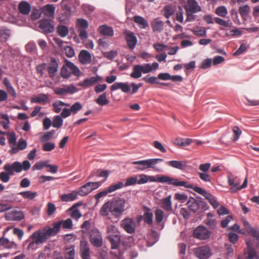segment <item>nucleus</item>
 <instances>
[{"label":"nucleus","mask_w":259,"mask_h":259,"mask_svg":"<svg viewBox=\"0 0 259 259\" xmlns=\"http://www.w3.org/2000/svg\"><path fill=\"white\" fill-rule=\"evenodd\" d=\"M186 12L197 13L201 11V8L196 0H187V5L185 7Z\"/></svg>","instance_id":"6ab92c4d"},{"label":"nucleus","mask_w":259,"mask_h":259,"mask_svg":"<svg viewBox=\"0 0 259 259\" xmlns=\"http://www.w3.org/2000/svg\"><path fill=\"white\" fill-rule=\"evenodd\" d=\"M101 185L100 182H88L79 188L78 194L81 196L87 195L92 191L98 188Z\"/></svg>","instance_id":"0eeeda50"},{"label":"nucleus","mask_w":259,"mask_h":259,"mask_svg":"<svg viewBox=\"0 0 259 259\" xmlns=\"http://www.w3.org/2000/svg\"><path fill=\"white\" fill-rule=\"evenodd\" d=\"M55 144L54 143L47 142L45 143L42 147V149L44 151H51L54 149Z\"/></svg>","instance_id":"bf43d9fd"},{"label":"nucleus","mask_w":259,"mask_h":259,"mask_svg":"<svg viewBox=\"0 0 259 259\" xmlns=\"http://www.w3.org/2000/svg\"><path fill=\"white\" fill-rule=\"evenodd\" d=\"M154 214L156 223L160 224L165 217L164 211L161 209H157L155 211Z\"/></svg>","instance_id":"ea45409f"},{"label":"nucleus","mask_w":259,"mask_h":259,"mask_svg":"<svg viewBox=\"0 0 259 259\" xmlns=\"http://www.w3.org/2000/svg\"><path fill=\"white\" fill-rule=\"evenodd\" d=\"M171 198V196L169 195L161 200L160 207L166 211L170 212L172 210Z\"/></svg>","instance_id":"b1692460"},{"label":"nucleus","mask_w":259,"mask_h":259,"mask_svg":"<svg viewBox=\"0 0 259 259\" xmlns=\"http://www.w3.org/2000/svg\"><path fill=\"white\" fill-rule=\"evenodd\" d=\"M233 141H236L239 138V137L241 135L242 132L238 126H236L233 128Z\"/></svg>","instance_id":"6e6d98bb"},{"label":"nucleus","mask_w":259,"mask_h":259,"mask_svg":"<svg viewBox=\"0 0 259 259\" xmlns=\"http://www.w3.org/2000/svg\"><path fill=\"white\" fill-rule=\"evenodd\" d=\"M78 90L71 84L70 85H65L64 88H57L54 90V93L57 95H64L66 94H73L77 92Z\"/></svg>","instance_id":"ddd939ff"},{"label":"nucleus","mask_w":259,"mask_h":259,"mask_svg":"<svg viewBox=\"0 0 259 259\" xmlns=\"http://www.w3.org/2000/svg\"><path fill=\"white\" fill-rule=\"evenodd\" d=\"M163 159L161 158H152L133 161L132 164L137 165L135 167V168L140 171H143L149 168H152L156 170H158L159 169L156 168L155 165L159 162L163 161Z\"/></svg>","instance_id":"f03ea898"},{"label":"nucleus","mask_w":259,"mask_h":259,"mask_svg":"<svg viewBox=\"0 0 259 259\" xmlns=\"http://www.w3.org/2000/svg\"><path fill=\"white\" fill-rule=\"evenodd\" d=\"M167 164L176 168L184 170L187 166L186 163L183 161L171 160L167 162Z\"/></svg>","instance_id":"c85d7f7f"},{"label":"nucleus","mask_w":259,"mask_h":259,"mask_svg":"<svg viewBox=\"0 0 259 259\" xmlns=\"http://www.w3.org/2000/svg\"><path fill=\"white\" fill-rule=\"evenodd\" d=\"M0 246L4 248L11 249L16 248L17 244L13 241H10L7 238L2 237L0 238Z\"/></svg>","instance_id":"c756f323"},{"label":"nucleus","mask_w":259,"mask_h":259,"mask_svg":"<svg viewBox=\"0 0 259 259\" xmlns=\"http://www.w3.org/2000/svg\"><path fill=\"white\" fill-rule=\"evenodd\" d=\"M128 48L132 50L134 49L137 44V39L134 33L128 30H125L124 33Z\"/></svg>","instance_id":"2eb2a0df"},{"label":"nucleus","mask_w":259,"mask_h":259,"mask_svg":"<svg viewBox=\"0 0 259 259\" xmlns=\"http://www.w3.org/2000/svg\"><path fill=\"white\" fill-rule=\"evenodd\" d=\"M39 27L45 34L52 32L54 30L53 22L50 19H42L39 21Z\"/></svg>","instance_id":"9d476101"},{"label":"nucleus","mask_w":259,"mask_h":259,"mask_svg":"<svg viewBox=\"0 0 259 259\" xmlns=\"http://www.w3.org/2000/svg\"><path fill=\"white\" fill-rule=\"evenodd\" d=\"M57 32L60 36L65 37L68 34L69 30L67 26L60 25L57 27Z\"/></svg>","instance_id":"58836bf2"},{"label":"nucleus","mask_w":259,"mask_h":259,"mask_svg":"<svg viewBox=\"0 0 259 259\" xmlns=\"http://www.w3.org/2000/svg\"><path fill=\"white\" fill-rule=\"evenodd\" d=\"M228 182L229 186H231V192L235 193L239 190L240 181L237 177L228 176Z\"/></svg>","instance_id":"aec40b11"},{"label":"nucleus","mask_w":259,"mask_h":259,"mask_svg":"<svg viewBox=\"0 0 259 259\" xmlns=\"http://www.w3.org/2000/svg\"><path fill=\"white\" fill-rule=\"evenodd\" d=\"M141 71H142V73L144 74H147L152 70V68L150 64H145L144 65H141Z\"/></svg>","instance_id":"69168bd1"},{"label":"nucleus","mask_w":259,"mask_h":259,"mask_svg":"<svg viewBox=\"0 0 259 259\" xmlns=\"http://www.w3.org/2000/svg\"><path fill=\"white\" fill-rule=\"evenodd\" d=\"M62 227L65 229H71L72 227V221L71 219H67L65 221H62Z\"/></svg>","instance_id":"338daca9"},{"label":"nucleus","mask_w":259,"mask_h":259,"mask_svg":"<svg viewBox=\"0 0 259 259\" xmlns=\"http://www.w3.org/2000/svg\"><path fill=\"white\" fill-rule=\"evenodd\" d=\"M120 89L123 93H127L130 91V86L126 82H116L110 87V90L114 91Z\"/></svg>","instance_id":"412c9836"},{"label":"nucleus","mask_w":259,"mask_h":259,"mask_svg":"<svg viewBox=\"0 0 259 259\" xmlns=\"http://www.w3.org/2000/svg\"><path fill=\"white\" fill-rule=\"evenodd\" d=\"M65 65L69 69V71L71 72V73H72L74 75L77 77H79L81 75V71L77 66H76L73 63L67 60H65Z\"/></svg>","instance_id":"bb28decb"},{"label":"nucleus","mask_w":259,"mask_h":259,"mask_svg":"<svg viewBox=\"0 0 259 259\" xmlns=\"http://www.w3.org/2000/svg\"><path fill=\"white\" fill-rule=\"evenodd\" d=\"M195 255L199 259H207L211 255V250L207 246H202L194 249Z\"/></svg>","instance_id":"1a4fd4ad"},{"label":"nucleus","mask_w":259,"mask_h":259,"mask_svg":"<svg viewBox=\"0 0 259 259\" xmlns=\"http://www.w3.org/2000/svg\"><path fill=\"white\" fill-rule=\"evenodd\" d=\"M151 25L153 31L160 32L163 28L164 22L159 18H156L151 21Z\"/></svg>","instance_id":"393cba45"},{"label":"nucleus","mask_w":259,"mask_h":259,"mask_svg":"<svg viewBox=\"0 0 259 259\" xmlns=\"http://www.w3.org/2000/svg\"><path fill=\"white\" fill-rule=\"evenodd\" d=\"M75 250L73 247L66 248L64 254L65 259H74Z\"/></svg>","instance_id":"8fccbe9b"},{"label":"nucleus","mask_w":259,"mask_h":259,"mask_svg":"<svg viewBox=\"0 0 259 259\" xmlns=\"http://www.w3.org/2000/svg\"><path fill=\"white\" fill-rule=\"evenodd\" d=\"M192 142V140L191 139H182V138H177L176 139L173 143L175 145H177L179 146L184 147L186 146L189 145L191 142Z\"/></svg>","instance_id":"72a5a7b5"},{"label":"nucleus","mask_w":259,"mask_h":259,"mask_svg":"<svg viewBox=\"0 0 259 259\" xmlns=\"http://www.w3.org/2000/svg\"><path fill=\"white\" fill-rule=\"evenodd\" d=\"M126 201L121 197L114 198L106 202L101 207L99 213L102 217L110 214L114 218L120 217L125 210Z\"/></svg>","instance_id":"f257e3e1"},{"label":"nucleus","mask_w":259,"mask_h":259,"mask_svg":"<svg viewBox=\"0 0 259 259\" xmlns=\"http://www.w3.org/2000/svg\"><path fill=\"white\" fill-rule=\"evenodd\" d=\"M30 5L26 2L23 1L20 2L18 5V9L20 13L23 15H27L30 11Z\"/></svg>","instance_id":"cd10ccee"},{"label":"nucleus","mask_w":259,"mask_h":259,"mask_svg":"<svg viewBox=\"0 0 259 259\" xmlns=\"http://www.w3.org/2000/svg\"><path fill=\"white\" fill-rule=\"evenodd\" d=\"M63 124V119L59 116H56L53 121L52 125L54 127L60 128Z\"/></svg>","instance_id":"603ef678"},{"label":"nucleus","mask_w":259,"mask_h":259,"mask_svg":"<svg viewBox=\"0 0 259 259\" xmlns=\"http://www.w3.org/2000/svg\"><path fill=\"white\" fill-rule=\"evenodd\" d=\"M55 8L53 5H47L44 8L45 13L49 16H54Z\"/></svg>","instance_id":"3c124183"},{"label":"nucleus","mask_w":259,"mask_h":259,"mask_svg":"<svg viewBox=\"0 0 259 259\" xmlns=\"http://www.w3.org/2000/svg\"><path fill=\"white\" fill-rule=\"evenodd\" d=\"M247 245L249 248V251L248 253V259H253L255 258L256 251L252 247V244L250 241H247L246 242Z\"/></svg>","instance_id":"c03bdc74"},{"label":"nucleus","mask_w":259,"mask_h":259,"mask_svg":"<svg viewBox=\"0 0 259 259\" xmlns=\"http://www.w3.org/2000/svg\"><path fill=\"white\" fill-rule=\"evenodd\" d=\"M48 96L44 94H41L37 97L31 98V102L32 103L45 104L48 101Z\"/></svg>","instance_id":"c9c22d12"},{"label":"nucleus","mask_w":259,"mask_h":259,"mask_svg":"<svg viewBox=\"0 0 259 259\" xmlns=\"http://www.w3.org/2000/svg\"><path fill=\"white\" fill-rule=\"evenodd\" d=\"M215 13L217 15L222 17H226L228 14L227 10L224 6H220L218 7L215 9Z\"/></svg>","instance_id":"49530a36"},{"label":"nucleus","mask_w":259,"mask_h":259,"mask_svg":"<svg viewBox=\"0 0 259 259\" xmlns=\"http://www.w3.org/2000/svg\"><path fill=\"white\" fill-rule=\"evenodd\" d=\"M97 104L100 106H105L108 104L109 101L107 98L106 93H103L99 96V97L95 100Z\"/></svg>","instance_id":"e433bc0d"},{"label":"nucleus","mask_w":259,"mask_h":259,"mask_svg":"<svg viewBox=\"0 0 259 259\" xmlns=\"http://www.w3.org/2000/svg\"><path fill=\"white\" fill-rule=\"evenodd\" d=\"M94 175H97L100 177H104L105 179H106L108 177L109 173L108 171L106 170L98 169L96 172H92L89 178H90Z\"/></svg>","instance_id":"09e8293b"},{"label":"nucleus","mask_w":259,"mask_h":259,"mask_svg":"<svg viewBox=\"0 0 259 259\" xmlns=\"http://www.w3.org/2000/svg\"><path fill=\"white\" fill-rule=\"evenodd\" d=\"M54 111L56 113H59L61 110V107L66 106H68L69 105L61 101H57L53 104Z\"/></svg>","instance_id":"a18cd8bd"},{"label":"nucleus","mask_w":259,"mask_h":259,"mask_svg":"<svg viewBox=\"0 0 259 259\" xmlns=\"http://www.w3.org/2000/svg\"><path fill=\"white\" fill-rule=\"evenodd\" d=\"M121 227L125 231L129 234H133L135 232L136 223L131 218H125L121 221Z\"/></svg>","instance_id":"f8f14e48"},{"label":"nucleus","mask_w":259,"mask_h":259,"mask_svg":"<svg viewBox=\"0 0 259 259\" xmlns=\"http://www.w3.org/2000/svg\"><path fill=\"white\" fill-rule=\"evenodd\" d=\"M19 194L22 196L24 199L32 200L36 196L37 192L26 191L21 192L19 193Z\"/></svg>","instance_id":"a19ab883"},{"label":"nucleus","mask_w":259,"mask_h":259,"mask_svg":"<svg viewBox=\"0 0 259 259\" xmlns=\"http://www.w3.org/2000/svg\"><path fill=\"white\" fill-rule=\"evenodd\" d=\"M250 11V8L248 5H245L242 7H240L239 12L242 17L246 16Z\"/></svg>","instance_id":"13d9d810"},{"label":"nucleus","mask_w":259,"mask_h":259,"mask_svg":"<svg viewBox=\"0 0 259 259\" xmlns=\"http://www.w3.org/2000/svg\"><path fill=\"white\" fill-rule=\"evenodd\" d=\"M109 193H110L108 191V189H106V190H104V191L97 193L95 196V198L97 200L96 204L99 201V200L101 198L106 196Z\"/></svg>","instance_id":"680f3d73"},{"label":"nucleus","mask_w":259,"mask_h":259,"mask_svg":"<svg viewBox=\"0 0 259 259\" xmlns=\"http://www.w3.org/2000/svg\"><path fill=\"white\" fill-rule=\"evenodd\" d=\"M200 179L204 182H210L211 177L207 172H198Z\"/></svg>","instance_id":"e2e57ef3"},{"label":"nucleus","mask_w":259,"mask_h":259,"mask_svg":"<svg viewBox=\"0 0 259 259\" xmlns=\"http://www.w3.org/2000/svg\"><path fill=\"white\" fill-rule=\"evenodd\" d=\"M11 32L10 30H0V40L3 42H5L10 37Z\"/></svg>","instance_id":"de8ad7c7"},{"label":"nucleus","mask_w":259,"mask_h":259,"mask_svg":"<svg viewBox=\"0 0 259 259\" xmlns=\"http://www.w3.org/2000/svg\"><path fill=\"white\" fill-rule=\"evenodd\" d=\"M88 231L91 244L96 247H101L103 244V239L99 230L97 229H92Z\"/></svg>","instance_id":"20e7f679"},{"label":"nucleus","mask_w":259,"mask_h":259,"mask_svg":"<svg viewBox=\"0 0 259 259\" xmlns=\"http://www.w3.org/2000/svg\"><path fill=\"white\" fill-rule=\"evenodd\" d=\"M143 79L147 83H149L150 84H160L161 85H166L167 84L163 82H159L158 81L157 77L155 76H150L149 77L148 75L144 77Z\"/></svg>","instance_id":"37998d69"},{"label":"nucleus","mask_w":259,"mask_h":259,"mask_svg":"<svg viewBox=\"0 0 259 259\" xmlns=\"http://www.w3.org/2000/svg\"><path fill=\"white\" fill-rule=\"evenodd\" d=\"M82 105L79 102H76L71 107L70 110L73 114H76L77 111L82 109Z\"/></svg>","instance_id":"0e129e2a"},{"label":"nucleus","mask_w":259,"mask_h":259,"mask_svg":"<svg viewBox=\"0 0 259 259\" xmlns=\"http://www.w3.org/2000/svg\"><path fill=\"white\" fill-rule=\"evenodd\" d=\"M210 235L211 232L202 226L197 227L193 232L194 237L200 240H206L210 237Z\"/></svg>","instance_id":"6e6552de"},{"label":"nucleus","mask_w":259,"mask_h":259,"mask_svg":"<svg viewBox=\"0 0 259 259\" xmlns=\"http://www.w3.org/2000/svg\"><path fill=\"white\" fill-rule=\"evenodd\" d=\"M143 210L144 214L141 215L140 218L146 224L151 225L153 223V214L151 209L147 206H144Z\"/></svg>","instance_id":"a211bd4d"},{"label":"nucleus","mask_w":259,"mask_h":259,"mask_svg":"<svg viewBox=\"0 0 259 259\" xmlns=\"http://www.w3.org/2000/svg\"><path fill=\"white\" fill-rule=\"evenodd\" d=\"M79 62L83 65H88L92 62V55L87 50H81L78 56Z\"/></svg>","instance_id":"dca6fc26"},{"label":"nucleus","mask_w":259,"mask_h":259,"mask_svg":"<svg viewBox=\"0 0 259 259\" xmlns=\"http://www.w3.org/2000/svg\"><path fill=\"white\" fill-rule=\"evenodd\" d=\"M163 16L167 19L174 14L175 10L171 5H167L164 6L163 9Z\"/></svg>","instance_id":"f704fd0d"},{"label":"nucleus","mask_w":259,"mask_h":259,"mask_svg":"<svg viewBox=\"0 0 259 259\" xmlns=\"http://www.w3.org/2000/svg\"><path fill=\"white\" fill-rule=\"evenodd\" d=\"M134 21L141 28H146L148 27V22L142 17L139 16H135L134 17Z\"/></svg>","instance_id":"473e14b6"},{"label":"nucleus","mask_w":259,"mask_h":259,"mask_svg":"<svg viewBox=\"0 0 259 259\" xmlns=\"http://www.w3.org/2000/svg\"><path fill=\"white\" fill-rule=\"evenodd\" d=\"M136 183H137V177H132L126 179V182L124 184V186L127 187L131 185H134Z\"/></svg>","instance_id":"052dcab7"},{"label":"nucleus","mask_w":259,"mask_h":259,"mask_svg":"<svg viewBox=\"0 0 259 259\" xmlns=\"http://www.w3.org/2000/svg\"><path fill=\"white\" fill-rule=\"evenodd\" d=\"M108 239L111 243L112 249L118 247L120 242V237L118 235L109 236Z\"/></svg>","instance_id":"79ce46f5"},{"label":"nucleus","mask_w":259,"mask_h":259,"mask_svg":"<svg viewBox=\"0 0 259 259\" xmlns=\"http://www.w3.org/2000/svg\"><path fill=\"white\" fill-rule=\"evenodd\" d=\"M102 79V78L99 76H92L90 78H85L82 82L78 83V85L86 89L94 85L98 81H100Z\"/></svg>","instance_id":"4468645a"},{"label":"nucleus","mask_w":259,"mask_h":259,"mask_svg":"<svg viewBox=\"0 0 259 259\" xmlns=\"http://www.w3.org/2000/svg\"><path fill=\"white\" fill-rule=\"evenodd\" d=\"M190 188L193 189L195 192L204 196L208 201V202L213 206V208H215L219 206V204L215 199L213 196L211 194L207 193L202 188L197 186H193V185L192 188Z\"/></svg>","instance_id":"423d86ee"},{"label":"nucleus","mask_w":259,"mask_h":259,"mask_svg":"<svg viewBox=\"0 0 259 259\" xmlns=\"http://www.w3.org/2000/svg\"><path fill=\"white\" fill-rule=\"evenodd\" d=\"M80 255L82 259H89L90 251L88 243L86 241H81L80 244Z\"/></svg>","instance_id":"5701e85b"},{"label":"nucleus","mask_w":259,"mask_h":259,"mask_svg":"<svg viewBox=\"0 0 259 259\" xmlns=\"http://www.w3.org/2000/svg\"><path fill=\"white\" fill-rule=\"evenodd\" d=\"M24 218L22 211L15 210L5 214V219L7 221H20Z\"/></svg>","instance_id":"f3484780"},{"label":"nucleus","mask_w":259,"mask_h":259,"mask_svg":"<svg viewBox=\"0 0 259 259\" xmlns=\"http://www.w3.org/2000/svg\"><path fill=\"white\" fill-rule=\"evenodd\" d=\"M141 65H136L133 68V71L130 76L133 78H139L142 76Z\"/></svg>","instance_id":"4c0bfd02"},{"label":"nucleus","mask_w":259,"mask_h":259,"mask_svg":"<svg viewBox=\"0 0 259 259\" xmlns=\"http://www.w3.org/2000/svg\"><path fill=\"white\" fill-rule=\"evenodd\" d=\"M78 193L75 191L69 194H65L61 195V200L64 202H69L74 200L77 197Z\"/></svg>","instance_id":"2f4dec72"},{"label":"nucleus","mask_w":259,"mask_h":259,"mask_svg":"<svg viewBox=\"0 0 259 259\" xmlns=\"http://www.w3.org/2000/svg\"><path fill=\"white\" fill-rule=\"evenodd\" d=\"M30 167V162L28 160H24L22 163L18 161H15L12 164L6 163L4 166V169L7 170L10 174H14V172L19 173L22 170L27 171Z\"/></svg>","instance_id":"7ed1b4c3"},{"label":"nucleus","mask_w":259,"mask_h":259,"mask_svg":"<svg viewBox=\"0 0 259 259\" xmlns=\"http://www.w3.org/2000/svg\"><path fill=\"white\" fill-rule=\"evenodd\" d=\"M188 207L192 211L196 212L199 209L198 201L194 198L191 197L187 202Z\"/></svg>","instance_id":"7c9ffc66"},{"label":"nucleus","mask_w":259,"mask_h":259,"mask_svg":"<svg viewBox=\"0 0 259 259\" xmlns=\"http://www.w3.org/2000/svg\"><path fill=\"white\" fill-rule=\"evenodd\" d=\"M123 186L124 184L122 182H118L116 184L111 185L107 189L110 193H112L118 189H121Z\"/></svg>","instance_id":"864d4df0"},{"label":"nucleus","mask_w":259,"mask_h":259,"mask_svg":"<svg viewBox=\"0 0 259 259\" xmlns=\"http://www.w3.org/2000/svg\"><path fill=\"white\" fill-rule=\"evenodd\" d=\"M6 172H0V180L4 183H7L10 179V175H13L14 174H10L7 170Z\"/></svg>","instance_id":"5fc2aeb1"},{"label":"nucleus","mask_w":259,"mask_h":259,"mask_svg":"<svg viewBox=\"0 0 259 259\" xmlns=\"http://www.w3.org/2000/svg\"><path fill=\"white\" fill-rule=\"evenodd\" d=\"M31 238L33 240L35 241L36 244H39L45 242L47 239V237L44 232L38 231L34 232L31 235Z\"/></svg>","instance_id":"4be33fe9"},{"label":"nucleus","mask_w":259,"mask_h":259,"mask_svg":"<svg viewBox=\"0 0 259 259\" xmlns=\"http://www.w3.org/2000/svg\"><path fill=\"white\" fill-rule=\"evenodd\" d=\"M158 182L161 183H168L175 186H183L185 188H192V185L188 184L185 181H179L177 179L170 178L167 176L158 177Z\"/></svg>","instance_id":"39448f33"},{"label":"nucleus","mask_w":259,"mask_h":259,"mask_svg":"<svg viewBox=\"0 0 259 259\" xmlns=\"http://www.w3.org/2000/svg\"><path fill=\"white\" fill-rule=\"evenodd\" d=\"M67 68V66H66L65 64L61 68V75L63 78H69L71 76V72H70Z\"/></svg>","instance_id":"4d7b16f0"},{"label":"nucleus","mask_w":259,"mask_h":259,"mask_svg":"<svg viewBox=\"0 0 259 259\" xmlns=\"http://www.w3.org/2000/svg\"><path fill=\"white\" fill-rule=\"evenodd\" d=\"M58 60L54 58H51L50 63L47 65V69L50 78H53L56 76L58 70Z\"/></svg>","instance_id":"9b49d317"},{"label":"nucleus","mask_w":259,"mask_h":259,"mask_svg":"<svg viewBox=\"0 0 259 259\" xmlns=\"http://www.w3.org/2000/svg\"><path fill=\"white\" fill-rule=\"evenodd\" d=\"M25 49L27 52H33L36 51V46L34 42H29L26 45Z\"/></svg>","instance_id":"774afa93"},{"label":"nucleus","mask_w":259,"mask_h":259,"mask_svg":"<svg viewBox=\"0 0 259 259\" xmlns=\"http://www.w3.org/2000/svg\"><path fill=\"white\" fill-rule=\"evenodd\" d=\"M99 32L103 35L107 36H112L114 34L113 28L106 25H103L98 28Z\"/></svg>","instance_id":"a878e982"}]
</instances>
